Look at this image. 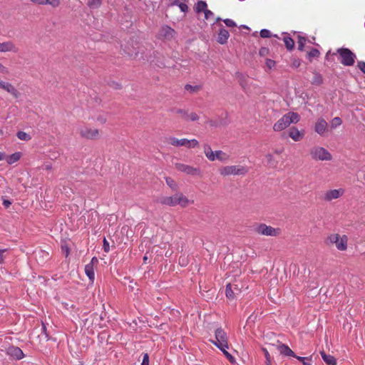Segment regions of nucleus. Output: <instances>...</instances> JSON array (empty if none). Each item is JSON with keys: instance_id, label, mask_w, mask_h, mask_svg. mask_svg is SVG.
<instances>
[{"instance_id": "1", "label": "nucleus", "mask_w": 365, "mask_h": 365, "mask_svg": "<svg viewBox=\"0 0 365 365\" xmlns=\"http://www.w3.org/2000/svg\"><path fill=\"white\" fill-rule=\"evenodd\" d=\"M300 116L294 112H289L279 118L273 125V130L277 132L282 131L289 126L291 123L299 121Z\"/></svg>"}, {"instance_id": "2", "label": "nucleus", "mask_w": 365, "mask_h": 365, "mask_svg": "<svg viewBox=\"0 0 365 365\" xmlns=\"http://www.w3.org/2000/svg\"><path fill=\"white\" fill-rule=\"evenodd\" d=\"M160 202L168 206H175L179 205L182 207H185L191 203V202L180 192H178L173 196L163 197L161 198Z\"/></svg>"}, {"instance_id": "3", "label": "nucleus", "mask_w": 365, "mask_h": 365, "mask_svg": "<svg viewBox=\"0 0 365 365\" xmlns=\"http://www.w3.org/2000/svg\"><path fill=\"white\" fill-rule=\"evenodd\" d=\"M311 158L317 161H329L332 159L331 154L324 148L314 145L309 149Z\"/></svg>"}, {"instance_id": "4", "label": "nucleus", "mask_w": 365, "mask_h": 365, "mask_svg": "<svg viewBox=\"0 0 365 365\" xmlns=\"http://www.w3.org/2000/svg\"><path fill=\"white\" fill-rule=\"evenodd\" d=\"M204 153L207 159L210 161L218 160L221 162H227L230 158L229 155L226 153L222 150L213 151L210 146L208 145H205Z\"/></svg>"}, {"instance_id": "5", "label": "nucleus", "mask_w": 365, "mask_h": 365, "mask_svg": "<svg viewBox=\"0 0 365 365\" xmlns=\"http://www.w3.org/2000/svg\"><path fill=\"white\" fill-rule=\"evenodd\" d=\"M78 132L82 138L88 140H97L101 136L98 129L86 125L78 126Z\"/></svg>"}, {"instance_id": "6", "label": "nucleus", "mask_w": 365, "mask_h": 365, "mask_svg": "<svg viewBox=\"0 0 365 365\" xmlns=\"http://www.w3.org/2000/svg\"><path fill=\"white\" fill-rule=\"evenodd\" d=\"M247 169L241 165H227L221 168L219 170L222 176L228 175H244L247 173Z\"/></svg>"}, {"instance_id": "7", "label": "nucleus", "mask_w": 365, "mask_h": 365, "mask_svg": "<svg viewBox=\"0 0 365 365\" xmlns=\"http://www.w3.org/2000/svg\"><path fill=\"white\" fill-rule=\"evenodd\" d=\"M327 240L330 243L334 244L338 250L345 251L347 249L348 237L345 235L331 234Z\"/></svg>"}, {"instance_id": "8", "label": "nucleus", "mask_w": 365, "mask_h": 365, "mask_svg": "<svg viewBox=\"0 0 365 365\" xmlns=\"http://www.w3.org/2000/svg\"><path fill=\"white\" fill-rule=\"evenodd\" d=\"M215 340L212 342L219 349H229L228 339L226 332L222 329L218 328L215 331Z\"/></svg>"}, {"instance_id": "9", "label": "nucleus", "mask_w": 365, "mask_h": 365, "mask_svg": "<svg viewBox=\"0 0 365 365\" xmlns=\"http://www.w3.org/2000/svg\"><path fill=\"white\" fill-rule=\"evenodd\" d=\"M168 143L176 147L184 146L188 148H192L198 146L199 142L196 139L188 140L186 138L178 139L171 137L168 139Z\"/></svg>"}, {"instance_id": "10", "label": "nucleus", "mask_w": 365, "mask_h": 365, "mask_svg": "<svg viewBox=\"0 0 365 365\" xmlns=\"http://www.w3.org/2000/svg\"><path fill=\"white\" fill-rule=\"evenodd\" d=\"M337 53L340 55L341 63L344 66H352L354 63L356 56L348 48H339Z\"/></svg>"}, {"instance_id": "11", "label": "nucleus", "mask_w": 365, "mask_h": 365, "mask_svg": "<svg viewBox=\"0 0 365 365\" xmlns=\"http://www.w3.org/2000/svg\"><path fill=\"white\" fill-rule=\"evenodd\" d=\"M255 231L259 235L272 237L278 236L281 233V230L279 228H274L265 224H260L258 225L256 227Z\"/></svg>"}, {"instance_id": "12", "label": "nucleus", "mask_w": 365, "mask_h": 365, "mask_svg": "<svg viewBox=\"0 0 365 365\" xmlns=\"http://www.w3.org/2000/svg\"><path fill=\"white\" fill-rule=\"evenodd\" d=\"M175 168L178 171L186 173L190 175H200L201 171L200 168H195L182 163H177Z\"/></svg>"}, {"instance_id": "13", "label": "nucleus", "mask_w": 365, "mask_h": 365, "mask_svg": "<svg viewBox=\"0 0 365 365\" xmlns=\"http://www.w3.org/2000/svg\"><path fill=\"white\" fill-rule=\"evenodd\" d=\"M344 193V190L342 188L329 190L325 192L324 200L327 202H331L334 200L339 199Z\"/></svg>"}, {"instance_id": "14", "label": "nucleus", "mask_w": 365, "mask_h": 365, "mask_svg": "<svg viewBox=\"0 0 365 365\" xmlns=\"http://www.w3.org/2000/svg\"><path fill=\"white\" fill-rule=\"evenodd\" d=\"M328 130V123L322 118H319L314 124V131L321 136H325Z\"/></svg>"}, {"instance_id": "15", "label": "nucleus", "mask_w": 365, "mask_h": 365, "mask_svg": "<svg viewBox=\"0 0 365 365\" xmlns=\"http://www.w3.org/2000/svg\"><path fill=\"white\" fill-rule=\"evenodd\" d=\"M0 88L5 90L16 98H19L20 96V93L18 90L10 83L0 81Z\"/></svg>"}, {"instance_id": "16", "label": "nucleus", "mask_w": 365, "mask_h": 365, "mask_svg": "<svg viewBox=\"0 0 365 365\" xmlns=\"http://www.w3.org/2000/svg\"><path fill=\"white\" fill-rule=\"evenodd\" d=\"M18 51L19 48L12 41H8L2 43L0 42V52L17 53Z\"/></svg>"}, {"instance_id": "17", "label": "nucleus", "mask_w": 365, "mask_h": 365, "mask_svg": "<svg viewBox=\"0 0 365 365\" xmlns=\"http://www.w3.org/2000/svg\"><path fill=\"white\" fill-rule=\"evenodd\" d=\"M240 292V290L237 284H228L226 287L225 294L229 299H235Z\"/></svg>"}, {"instance_id": "18", "label": "nucleus", "mask_w": 365, "mask_h": 365, "mask_svg": "<svg viewBox=\"0 0 365 365\" xmlns=\"http://www.w3.org/2000/svg\"><path fill=\"white\" fill-rule=\"evenodd\" d=\"M289 136L294 141H300L304 137V131H300L296 127H292L289 130Z\"/></svg>"}, {"instance_id": "19", "label": "nucleus", "mask_w": 365, "mask_h": 365, "mask_svg": "<svg viewBox=\"0 0 365 365\" xmlns=\"http://www.w3.org/2000/svg\"><path fill=\"white\" fill-rule=\"evenodd\" d=\"M8 354L17 360L21 359L24 356L22 350L20 348L16 346L9 348L8 349Z\"/></svg>"}, {"instance_id": "20", "label": "nucleus", "mask_w": 365, "mask_h": 365, "mask_svg": "<svg viewBox=\"0 0 365 365\" xmlns=\"http://www.w3.org/2000/svg\"><path fill=\"white\" fill-rule=\"evenodd\" d=\"M31 2L39 5H49L56 8L60 5L61 0H31Z\"/></svg>"}, {"instance_id": "21", "label": "nucleus", "mask_w": 365, "mask_h": 365, "mask_svg": "<svg viewBox=\"0 0 365 365\" xmlns=\"http://www.w3.org/2000/svg\"><path fill=\"white\" fill-rule=\"evenodd\" d=\"M230 36L229 32L225 29H220L218 33L217 42L224 44L227 41Z\"/></svg>"}, {"instance_id": "22", "label": "nucleus", "mask_w": 365, "mask_h": 365, "mask_svg": "<svg viewBox=\"0 0 365 365\" xmlns=\"http://www.w3.org/2000/svg\"><path fill=\"white\" fill-rule=\"evenodd\" d=\"M277 349L281 354L288 356H295L294 351L285 344H279Z\"/></svg>"}, {"instance_id": "23", "label": "nucleus", "mask_w": 365, "mask_h": 365, "mask_svg": "<svg viewBox=\"0 0 365 365\" xmlns=\"http://www.w3.org/2000/svg\"><path fill=\"white\" fill-rule=\"evenodd\" d=\"M21 156L22 153L21 152H16L9 156L6 155L5 160L8 164L12 165L19 161Z\"/></svg>"}, {"instance_id": "24", "label": "nucleus", "mask_w": 365, "mask_h": 365, "mask_svg": "<svg viewBox=\"0 0 365 365\" xmlns=\"http://www.w3.org/2000/svg\"><path fill=\"white\" fill-rule=\"evenodd\" d=\"M320 354L322 356V359L327 365L336 364V360L333 356L327 354L324 351H320Z\"/></svg>"}, {"instance_id": "25", "label": "nucleus", "mask_w": 365, "mask_h": 365, "mask_svg": "<svg viewBox=\"0 0 365 365\" xmlns=\"http://www.w3.org/2000/svg\"><path fill=\"white\" fill-rule=\"evenodd\" d=\"M85 273L89 278L91 282H93L95 279V272H94V268L92 263H88L85 267Z\"/></svg>"}, {"instance_id": "26", "label": "nucleus", "mask_w": 365, "mask_h": 365, "mask_svg": "<svg viewBox=\"0 0 365 365\" xmlns=\"http://www.w3.org/2000/svg\"><path fill=\"white\" fill-rule=\"evenodd\" d=\"M175 31L170 27L165 26L161 29V35L165 38H170L173 36Z\"/></svg>"}, {"instance_id": "27", "label": "nucleus", "mask_w": 365, "mask_h": 365, "mask_svg": "<svg viewBox=\"0 0 365 365\" xmlns=\"http://www.w3.org/2000/svg\"><path fill=\"white\" fill-rule=\"evenodd\" d=\"M283 40H284V44L286 46V48L288 50H292L294 48V41L291 37L286 36L284 37Z\"/></svg>"}, {"instance_id": "28", "label": "nucleus", "mask_w": 365, "mask_h": 365, "mask_svg": "<svg viewBox=\"0 0 365 365\" xmlns=\"http://www.w3.org/2000/svg\"><path fill=\"white\" fill-rule=\"evenodd\" d=\"M18 138L21 140L29 141L31 140V135L26 132L19 131L16 134Z\"/></svg>"}, {"instance_id": "29", "label": "nucleus", "mask_w": 365, "mask_h": 365, "mask_svg": "<svg viewBox=\"0 0 365 365\" xmlns=\"http://www.w3.org/2000/svg\"><path fill=\"white\" fill-rule=\"evenodd\" d=\"M342 123V120L339 117L334 118L330 122V127L332 129H334L339 126H340Z\"/></svg>"}, {"instance_id": "30", "label": "nucleus", "mask_w": 365, "mask_h": 365, "mask_svg": "<svg viewBox=\"0 0 365 365\" xmlns=\"http://www.w3.org/2000/svg\"><path fill=\"white\" fill-rule=\"evenodd\" d=\"M207 10V4L205 1H199L197 3L196 5V11L197 12H201V11H205Z\"/></svg>"}, {"instance_id": "31", "label": "nucleus", "mask_w": 365, "mask_h": 365, "mask_svg": "<svg viewBox=\"0 0 365 365\" xmlns=\"http://www.w3.org/2000/svg\"><path fill=\"white\" fill-rule=\"evenodd\" d=\"M307 41V38L304 36H298V48L300 51H303L304 48V45Z\"/></svg>"}, {"instance_id": "32", "label": "nucleus", "mask_w": 365, "mask_h": 365, "mask_svg": "<svg viewBox=\"0 0 365 365\" xmlns=\"http://www.w3.org/2000/svg\"><path fill=\"white\" fill-rule=\"evenodd\" d=\"M101 3L102 0H89L88 5L91 8L96 9L98 8L101 5Z\"/></svg>"}, {"instance_id": "33", "label": "nucleus", "mask_w": 365, "mask_h": 365, "mask_svg": "<svg viewBox=\"0 0 365 365\" xmlns=\"http://www.w3.org/2000/svg\"><path fill=\"white\" fill-rule=\"evenodd\" d=\"M165 181L167 185L173 190H177L178 185L175 182L170 178H166Z\"/></svg>"}, {"instance_id": "34", "label": "nucleus", "mask_w": 365, "mask_h": 365, "mask_svg": "<svg viewBox=\"0 0 365 365\" xmlns=\"http://www.w3.org/2000/svg\"><path fill=\"white\" fill-rule=\"evenodd\" d=\"M319 55V51L316 48H312L308 53V58L309 60H311L312 58L318 57Z\"/></svg>"}, {"instance_id": "35", "label": "nucleus", "mask_w": 365, "mask_h": 365, "mask_svg": "<svg viewBox=\"0 0 365 365\" xmlns=\"http://www.w3.org/2000/svg\"><path fill=\"white\" fill-rule=\"evenodd\" d=\"M222 352L223 354H225V356L227 357V359L231 362V363H234L235 361V358L229 353L227 352V349H223L222 348V349H220Z\"/></svg>"}, {"instance_id": "36", "label": "nucleus", "mask_w": 365, "mask_h": 365, "mask_svg": "<svg viewBox=\"0 0 365 365\" xmlns=\"http://www.w3.org/2000/svg\"><path fill=\"white\" fill-rule=\"evenodd\" d=\"M199 117L195 113H187V115L185 120H190L192 121H195L198 120Z\"/></svg>"}, {"instance_id": "37", "label": "nucleus", "mask_w": 365, "mask_h": 365, "mask_svg": "<svg viewBox=\"0 0 365 365\" xmlns=\"http://www.w3.org/2000/svg\"><path fill=\"white\" fill-rule=\"evenodd\" d=\"M185 88L186 91L193 93V92L198 91L200 90V86H192L191 85L187 84L185 86Z\"/></svg>"}, {"instance_id": "38", "label": "nucleus", "mask_w": 365, "mask_h": 365, "mask_svg": "<svg viewBox=\"0 0 365 365\" xmlns=\"http://www.w3.org/2000/svg\"><path fill=\"white\" fill-rule=\"evenodd\" d=\"M266 159L267 160L268 164L270 166H275L277 163L273 160V156L271 154H267L266 155Z\"/></svg>"}, {"instance_id": "39", "label": "nucleus", "mask_w": 365, "mask_h": 365, "mask_svg": "<svg viewBox=\"0 0 365 365\" xmlns=\"http://www.w3.org/2000/svg\"><path fill=\"white\" fill-rule=\"evenodd\" d=\"M262 351L264 352V356L266 358V363L267 365H270L271 364V356L268 352V351L267 350V349H262Z\"/></svg>"}, {"instance_id": "40", "label": "nucleus", "mask_w": 365, "mask_h": 365, "mask_svg": "<svg viewBox=\"0 0 365 365\" xmlns=\"http://www.w3.org/2000/svg\"><path fill=\"white\" fill-rule=\"evenodd\" d=\"M260 36L262 38H268L271 36V32L267 29H262L260 31Z\"/></svg>"}, {"instance_id": "41", "label": "nucleus", "mask_w": 365, "mask_h": 365, "mask_svg": "<svg viewBox=\"0 0 365 365\" xmlns=\"http://www.w3.org/2000/svg\"><path fill=\"white\" fill-rule=\"evenodd\" d=\"M224 23L228 27H235L237 26L235 22L233 20L230 19H225Z\"/></svg>"}, {"instance_id": "42", "label": "nucleus", "mask_w": 365, "mask_h": 365, "mask_svg": "<svg viewBox=\"0 0 365 365\" xmlns=\"http://www.w3.org/2000/svg\"><path fill=\"white\" fill-rule=\"evenodd\" d=\"M0 73L7 75L9 73V70L7 67L0 63Z\"/></svg>"}, {"instance_id": "43", "label": "nucleus", "mask_w": 365, "mask_h": 365, "mask_svg": "<svg viewBox=\"0 0 365 365\" xmlns=\"http://www.w3.org/2000/svg\"><path fill=\"white\" fill-rule=\"evenodd\" d=\"M294 357L296 359H297L299 361H300L303 365H304V363H308L307 361L311 360V359H312V357H302V356H298L296 355Z\"/></svg>"}, {"instance_id": "44", "label": "nucleus", "mask_w": 365, "mask_h": 365, "mask_svg": "<svg viewBox=\"0 0 365 365\" xmlns=\"http://www.w3.org/2000/svg\"><path fill=\"white\" fill-rule=\"evenodd\" d=\"M141 365H149V356L147 353L143 354Z\"/></svg>"}, {"instance_id": "45", "label": "nucleus", "mask_w": 365, "mask_h": 365, "mask_svg": "<svg viewBox=\"0 0 365 365\" xmlns=\"http://www.w3.org/2000/svg\"><path fill=\"white\" fill-rule=\"evenodd\" d=\"M204 13H205V18L207 20L210 19V18H212L214 16L213 12H212L210 10H208V9L205 10V11Z\"/></svg>"}, {"instance_id": "46", "label": "nucleus", "mask_w": 365, "mask_h": 365, "mask_svg": "<svg viewBox=\"0 0 365 365\" xmlns=\"http://www.w3.org/2000/svg\"><path fill=\"white\" fill-rule=\"evenodd\" d=\"M175 113L180 115H181L184 119L185 118L187 112L182 109H177Z\"/></svg>"}, {"instance_id": "47", "label": "nucleus", "mask_w": 365, "mask_h": 365, "mask_svg": "<svg viewBox=\"0 0 365 365\" xmlns=\"http://www.w3.org/2000/svg\"><path fill=\"white\" fill-rule=\"evenodd\" d=\"M96 120L101 124H103L106 122V118L101 115L96 118Z\"/></svg>"}, {"instance_id": "48", "label": "nucleus", "mask_w": 365, "mask_h": 365, "mask_svg": "<svg viewBox=\"0 0 365 365\" xmlns=\"http://www.w3.org/2000/svg\"><path fill=\"white\" fill-rule=\"evenodd\" d=\"M6 252V250H0V264H2L4 262L5 255L4 253Z\"/></svg>"}, {"instance_id": "49", "label": "nucleus", "mask_w": 365, "mask_h": 365, "mask_svg": "<svg viewBox=\"0 0 365 365\" xmlns=\"http://www.w3.org/2000/svg\"><path fill=\"white\" fill-rule=\"evenodd\" d=\"M358 68L364 73H365V62L364 61H359L358 62Z\"/></svg>"}, {"instance_id": "50", "label": "nucleus", "mask_w": 365, "mask_h": 365, "mask_svg": "<svg viewBox=\"0 0 365 365\" xmlns=\"http://www.w3.org/2000/svg\"><path fill=\"white\" fill-rule=\"evenodd\" d=\"M266 65L269 68H272L274 66L275 62L271 59H267L266 61Z\"/></svg>"}, {"instance_id": "51", "label": "nucleus", "mask_w": 365, "mask_h": 365, "mask_svg": "<svg viewBox=\"0 0 365 365\" xmlns=\"http://www.w3.org/2000/svg\"><path fill=\"white\" fill-rule=\"evenodd\" d=\"M103 249H104V251L106 252H108L109 251V244L105 238L103 240Z\"/></svg>"}, {"instance_id": "52", "label": "nucleus", "mask_w": 365, "mask_h": 365, "mask_svg": "<svg viewBox=\"0 0 365 365\" xmlns=\"http://www.w3.org/2000/svg\"><path fill=\"white\" fill-rule=\"evenodd\" d=\"M179 7H180V10L183 12L187 11L188 9V6L185 4H183V3L180 4Z\"/></svg>"}, {"instance_id": "53", "label": "nucleus", "mask_w": 365, "mask_h": 365, "mask_svg": "<svg viewBox=\"0 0 365 365\" xmlns=\"http://www.w3.org/2000/svg\"><path fill=\"white\" fill-rule=\"evenodd\" d=\"M322 76L320 75L316 74L314 76V81L318 84L322 83Z\"/></svg>"}, {"instance_id": "54", "label": "nucleus", "mask_w": 365, "mask_h": 365, "mask_svg": "<svg viewBox=\"0 0 365 365\" xmlns=\"http://www.w3.org/2000/svg\"><path fill=\"white\" fill-rule=\"evenodd\" d=\"M11 201H9V200H3V205L6 207V208H8L10 205H11Z\"/></svg>"}, {"instance_id": "55", "label": "nucleus", "mask_w": 365, "mask_h": 365, "mask_svg": "<svg viewBox=\"0 0 365 365\" xmlns=\"http://www.w3.org/2000/svg\"><path fill=\"white\" fill-rule=\"evenodd\" d=\"M62 250L63 251H65L66 252V256L67 257L68 255V253H69V251H68V248L67 246H62Z\"/></svg>"}, {"instance_id": "56", "label": "nucleus", "mask_w": 365, "mask_h": 365, "mask_svg": "<svg viewBox=\"0 0 365 365\" xmlns=\"http://www.w3.org/2000/svg\"><path fill=\"white\" fill-rule=\"evenodd\" d=\"M267 51V49L266 48H262L259 51V54L264 55Z\"/></svg>"}, {"instance_id": "57", "label": "nucleus", "mask_w": 365, "mask_h": 365, "mask_svg": "<svg viewBox=\"0 0 365 365\" xmlns=\"http://www.w3.org/2000/svg\"><path fill=\"white\" fill-rule=\"evenodd\" d=\"M6 154L4 153L0 152V161L5 160Z\"/></svg>"}, {"instance_id": "58", "label": "nucleus", "mask_w": 365, "mask_h": 365, "mask_svg": "<svg viewBox=\"0 0 365 365\" xmlns=\"http://www.w3.org/2000/svg\"><path fill=\"white\" fill-rule=\"evenodd\" d=\"M98 262V259L96 257H93L92 259H91V262L90 263H92V264L93 265V263L94 262Z\"/></svg>"}, {"instance_id": "59", "label": "nucleus", "mask_w": 365, "mask_h": 365, "mask_svg": "<svg viewBox=\"0 0 365 365\" xmlns=\"http://www.w3.org/2000/svg\"><path fill=\"white\" fill-rule=\"evenodd\" d=\"M147 259H148L147 256H144V257H143V260H144V262H145Z\"/></svg>"}, {"instance_id": "60", "label": "nucleus", "mask_w": 365, "mask_h": 365, "mask_svg": "<svg viewBox=\"0 0 365 365\" xmlns=\"http://www.w3.org/2000/svg\"><path fill=\"white\" fill-rule=\"evenodd\" d=\"M304 365H312V364L309 363H304Z\"/></svg>"}, {"instance_id": "61", "label": "nucleus", "mask_w": 365, "mask_h": 365, "mask_svg": "<svg viewBox=\"0 0 365 365\" xmlns=\"http://www.w3.org/2000/svg\"><path fill=\"white\" fill-rule=\"evenodd\" d=\"M276 153L279 154V153H280V151L277 150V151H276Z\"/></svg>"}, {"instance_id": "62", "label": "nucleus", "mask_w": 365, "mask_h": 365, "mask_svg": "<svg viewBox=\"0 0 365 365\" xmlns=\"http://www.w3.org/2000/svg\"><path fill=\"white\" fill-rule=\"evenodd\" d=\"M220 20H221V19H220V18H217V21H220Z\"/></svg>"}, {"instance_id": "63", "label": "nucleus", "mask_w": 365, "mask_h": 365, "mask_svg": "<svg viewBox=\"0 0 365 365\" xmlns=\"http://www.w3.org/2000/svg\"><path fill=\"white\" fill-rule=\"evenodd\" d=\"M51 167L50 166H46V169H50Z\"/></svg>"}]
</instances>
